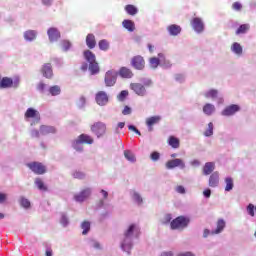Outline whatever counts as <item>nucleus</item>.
Wrapping results in <instances>:
<instances>
[{
	"label": "nucleus",
	"mask_w": 256,
	"mask_h": 256,
	"mask_svg": "<svg viewBox=\"0 0 256 256\" xmlns=\"http://www.w3.org/2000/svg\"><path fill=\"white\" fill-rule=\"evenodd\" d=\"M20 203L25 209H29L31 207V202H29L27 198H21Z\"/></svg>",
	"instance_id": "de8ad7c7"
},
{
	"label": "nucleus",
	"mask_w": 256,
	"mask_h": 256,
	"mask_svg": "<svg viewBox=\"0 0 256 256\" xmlns=\"http://www.w3.org/2000/svg\"><path fill=\"white\" fill-rule=\"evenodd\" d=\"M209 187H219V172H213L209 177Z\"/></svg>",
	"instance_id": "f3484780"
},
{
	"label": "nucleus",
	"mask_w": 256,
	"mask_h": 256,
	"mask_svg": "<svg viewBox=\"0 0 256 256\" xmlns=\"http://www.w3.org/2000/svg\"><path fill=\"white\" fill-rule=\"evenodd\" d=\"M25 119H41V116L39 114V111L33 109V108H28L24 114Z\"/></svg>",
	"instance_id": "dca6fc26"
},
{
	"label": "nucleus",
	"mask_w": 256,
	"mask_h": 256,
	"mask_svg": "<svg viewBox=\"0 0 256 256\" xmlns=\"http://www.w3.org/2000/svg\"><path fill=\"white\" fill-rule=\"evenodd\" d=\"M176 191H177V193L183 194V193H185V187H183V186H177V187H176Z\"/></svg>",
	"instance_id": "e2e57ef3"
},
{
	"label": "nucleus",
	"mask_w": 256,
	"mask_h": 256,
	"mask_svg": "<svg viewBox=\"0 0 256 256\" xmlns=\"http://www.w3.org/2000/svg\"><path fill=\"white\" fill-rule=\"evenodd\" d=\"M7 200V194L0 192V203H5Z\"/></svg>",
	"instance_id": "052dcab7"
},
{
	"label": "nucleus",
	"mask_w": 256,
	"mask_h": 256,
	"mask_svg": "<svg viewBox=\"0 0 256 256\" xmlns=\"http://www.w3.org/2000/svg\"><path fill=\"white\" fill-rule=\"evenodd\" d=\"M84 59H86L88 63H95V61H97L95 55L91 52V50L84 51Z\"/></svg>",
	"instance_id": "7c9ffc66"
},
{
	"label": "nucleus",
	"mask_w": 256,
	"mask_h": 256,
	"mask_svg": "<svg viewBox=\"0 0 256 256\" xmlns=\"http://www.w3.org/2000/svg\"><path fill=\"white\" fill-rule=\"evenodd\" d=\"M153 82L151 80H147L144 85L141 83H131L130 89L139 97H145L147 95V89L145 87H151Z\"/></svg>",
	"instance_id": "f03ea898"
},
{
	"label": "nucleus",
	"mask_w": 256,
	"mask_h": 256,
	"mask_svg": "<svg viewBox=\"0 0 256 256\" xmlns=\"http://www.w3.org/2000/svg\"><path fill=\"white\" fill-rule=\"evenodd\" d=\"M146 126L148 127V131H153V126L158 125V123H161V116L156 115L152 117H148L146 119Z\"/></svg>",
	"instance_id": "ddd939ff"
},
{
	"label": "nucleus",
	"mask_w": 256,
	"mask_h": 256,
	"mask_svg": "<svg viewBox=\"0 0 256 256\" xmlns=\"http://www.w3.org/2000/svg\"><path fill=\"white\" fill-rule=\"evenodd\" d=\"M191 25L196 33H203V29H205V25L203 24V20H201V18H194L191 21Z\"/></svg>",
	"instance_id": "2eb2a0df"
},
{
	"label": "nucleus",
	"mask_w": 256,
	"mask_h": 256,
	"mask_svg": "<svg viewBox=\"0 0 256 256\" xmlns=\"http://www.w3.org/2000/svg\"><path fill=\"white\" fill-rule=\"evenodd\" d=\"M128 129H129V131H133L134 133H136V135L141 136V131H139V129H137V127H135L133 125H129Z\"/></svg>",
	"instance_id": "6e6d98bb"
},
{
	"label": "nucleus",
	"mask_w": 256,
	"mask_h": 256,
	"mask_svg": "<svg viewBox=\"0 0 256 256\" xmlns=\"http://www.w3.org/2000/svg\"><path fill=\"white\" fill-rule=\"evenodd\" d=\"M37 38V32H35L34 30H28L24 33V39H26V41H33Z\"/></svg>",
	"instance_id": "2f4dec72"
},
{
	"label": "nucleus",
	"mask_w": 256,
	"mask_h": 256,
	"mask_svg": "<svg viewBox=\"0 0 256 256\" xmlns=\"http://www.w3.org/2000/svg\"><path fill=\"white\" fill-rule=\"evenodd\" d=\"M175 167H180V169H183L185 167V162L179 158L166 162V169H175Z\"/></svg>",
	"instance_id": "9b49d317"
},
{
	"label": "nucleus",
	"mask_w": 256,
	"mask_h": 256,
	"mask_svg": "<svg viewBox=\"0 0 256 256\" xmlns=\"http://www.w3.org/2000/svg\"><path fill=\"white\" fill-rule=\"evenodd\" d=\"M128 95H129V91H127V90H122V91L120 92V94L118 95L119 101H125V99L127 98Z\"/></svg>",
	"instance_id": "49530a36"
},
{
	"label": "nucleus",
	"mask_w": 256,
	"mask_h": 256,
	"mask_svg": "<svg viewBox=\"0 0 256 256\" xmlns=\"http://www.w3.org/2000/svg\"><path fill=\"white\" fill-rule=\"evenodd\" d=\"M225 229V220L219 219L217 221V228L211 232V235H219Z\"/></svg>",
	"instance_id": "b1692460"
},
{
	"label": "nucleus",
	"mask_w": 256,
	"mask_h": 256,
	"mask_svg": "<svg viewBox=\"0 0 256 256\" xmlns=\"http://www.w3.org/2000/svg\"><path fill=\"white\" fill-rule=\"evenodd\" d=\"M158 59L160 60V63H167V65H169V61H167L166 59H165V54H163V53H159L158 54Z\"/></svg>",
	"instance_id": "5fc2aeb1"
},
{
	"label": "nucleus",
	"mask_w": 256,
	"mask_h": 256,
	"mask_svg": "<svg viewBox=\"0 0 256 256\" xmlns=\"http://www.w3.org/2000/svg\"><path fill=\"white\" fill-rule=\"evenodd\" d=\"M60 223L63 227H67V225H69V220L65 216H62Z\"/></svg>",
	"instance_id": "4d7b16f0"
},
{
	"label": "nucleus",
	"mask_w": 256,
	"mask_h": 256,
	"mask_svg": "<svg viewBox=\"0 0 256 256\" xmlns=\"http://www.w3.org/2000/svg\"><path fill=\"white\" fill-rule=\"evenodd\" d=\"M250 29L251 26L249 24H242L236 30V35H245Z\"/></svg>",
	"instance_id": "cd10ccee"
},
{
	"label": "nucleus",
	"mask_w": 256,
	"mask_h": 256,
	"mask_svg": "<svg viewBox=\"0 0 256 256\" xmlns=\"http://www.w3.org/2000/svg\"><path fill=\"white\" fill-rule=\"evenodd\" d=\"M45 87H46L45 83L40 82L37 86V89L38 91H45Z\"/></svg>",
	"instance_id": "680f3d73"
},
{
	"label": "nucleus",
	"mask_w": 256,
	"mask_h": 256,
	"mask_svg": "<svg viewBox=\"0 0 256 256\" xmlns=\"http://www.w3.org/2000/svg\"><path fill=\"white\" fill-rule=\"evenodd\" d=\"M171 214H167L166 216H165V223H170L171 222Z\"/></svg>",
	"instance_id": "338daca9"
},
{
	"label": "nucleus",
	"mask_w": 256,
	"mask_h": 256,
	"mask_svg": "<svg viewBox=\"0 0 256 256\" xmlns=\"http://www.w3.org/2000/svg\"><path fill=\"white\" fill-rule=\"evenodd\" d=\"M86 45L88 49H95L97 45V40H95V35L93 34H88L86 36Z\"/></svg>",
	"instance_id": "4be33fe9"
},
{
	"label": "nucleus",
	"mask_w": 256,
	"mask_h": 256,
	"mask_svg": "<svg viewBox=\"0 0 256 256\" xmlns=\"http://www.w3.org/2000/svg\"><path fill=\"white\" fill-rule=\"evenodd\" d=\"M149 63H150V67H152V69H157V67H159L160 60L157 57H152V58H150Z\"/></svg>",
	"instance_id": "37998d69"
},
{
	"label": "nucleus",
	"mask_w": 256,
	"mask_h": 256,
	"mask_svg": "<svg viewBox=\"0 0 256 256\" xmlns=\"http://www.w3.org/2000/svg\"><path fill=\"white\" fill-rule=\"evenodd\" d=\"M36 187L39 189V191H47V186L45 185V182L41 178H36L34 181Z\"/></svg>",
	"instance_id": "c9c22d12"
},
{
	"label": "nucleus",
	"mask_w": 256,
	"mask_h": 256,
	"mask_svg": "<svg viewBox=\"0 0 256 256\" xmlns=\"http://www.w3.org/2000/svg\"><path fill=\"white\" fill-rule=\"evenodd\" d=\"M41 73L46 79H53V66L51 63H45L41 68Z\"/></svg>",
	"instance_id": "f8f14e48"
},
{
	"label": "nucleus",
	"mask_w": 256,
	"mask_h": 256,
	"mask_svg": "<svg viewBox=\"0 0 256 256\" xmlns=\"http://www.w3.org/2000/svg\"><path fill=\"white\" fill-rule=\"evenodd\" d=\"M177 256H195L192 252H182L179 253Z\"/></svg>",
	"instance_id": "0e129e2a"
},
{
	"label": "nucleus",
	"mask_w": 256,
	"mask_h": 256,
	"mask_svg": "<svg viewBox=\"0 0 256 256\" xmlns=\"http://www.w3.org/2000/svg\"><path fill=\"white\" fill-rule=\"evenodd\" d=\"M40 133L42 135H49V133H57V129L53 126H45V125H42L40 127Z\"/></svg>",
	"instance_id": "a878e982"
},
{
	"label": "nucleus",
	"mask_w": 256,
	"mask_h": 256,
	"mask_svg": "<svg viewBox=\"0 0 256 256\" xmlns=\"http://www.w3.org/2000/svg\"><path fill=\"white\" fill-rule=\"evenodd\" d=\"M167 31L169 35H171L172 37H177V35L181 33V26L176 24H171L167 27Z\"/></svg>",
	"instance_id": "6ab92c4d"
},
{
	"label": "nucleus",
	"mask_w": 256,
	"mask_h": 256,
	"mask_svg": "<svg viewBox=\"0 0 256 256\" xmlns=\"http://www.w3.org/2000/svg\"><path fill=\"white\" fill-rule=\"evenodd\" d=\"M246 209H247V213H248V215H250V217H255V205L249 204Z\"/></svg>",
	"instance_id": "a18cd8bd"
},
{
	"label": "nucleus",
	"mask_w": 256,
	"mask_h": 256,
	"mask_svg": "<svg viewBox=\"0 0 256 256\" xmlns=\"http://www.w3.org/2000/svg\"><path fill=\"white\" fill-rule=\"evenodd\" d=\"M95 101L97 105L103 107L109 103V95L105 91H98L95 95Z\"/></svg>",
	"instance_id": "6e6552de"
},
{
	"label": "nucleus",
	"mask_w": 256,
	"mask_h": 256,
	"mask_svg": "<svg viewBox=\"0 0 256 256\" xmlns=\"http://www.w3.org/2000/svg\"><path fill=\"white\" fill-rule=\"evenodd\" d=\"M49 93L53 97H55L57 95H60L61 94V87H59L58 85L52 86V87L49 88Z\"/></svg>",
	"instance_id": "58836bf2"
},
{
	"label": "nucleus",
	"mask_w": 256,
	"mask_h": 256,
	"mask_svg": "<svg viewBox=\"0 0 256 256\" xmlns=\"http://www.w3.org/2000/svg\"><path fill=\"white\" fill-rule=\"evenodd\" d=\"M74 179H85V173L76 171L73 173Z\"/></svg>",
	"instance_id": "3c124183"
},
{
	"label": "nucleus",
	"mask_w": 256,
	"mask_h": 256,
	"mask_svg": "<svg viewBox=\"0 0 256 256\" xmlns=\"http://www.w3.org/2000/svg\"><path fill=\"white\" fill-rule=\"evenodd\" d=\"M26 167H28V169L35 175H45V173H47V166L41 162H29L26 164Z\"/></svg>",
	"instance_id": "20e7f679"
},
{
	"label": "nucleus",
	"mask_w": 256,
	"mask_h": 256,
	"mask_svg": "<svg viewBox=\"0 0 256 256\" xmlns=\"http://www.w3.org/2000/svg\"><path fill=\"white\" fill-rule=\"evenodd\" d=\"M203 195L204 197H206L207 199H209V197H211V189H205L203 191Z\"/></svg>",
	"instance_id": "bf43d9fd"
},
{
	"label": "nucleus",
	"mask_w": 256,
	"mask_h": 256,
	"mask_svg": "<svg viewBox=\"0 0 256 256\" xmlns=\"http://www.w3.org/2000/svg\"><path fill=\"white\" fill-rule=\"evenodd\" d=\"M117 75L119 72L115 70H108L104 77V83L106 87H113L117 83Z\"/></svg>",
	"instance_id": "423d86ee"
},
{
	"label": "nucleus",
	"mask_w": 256,
	"mask_h": 256,
	"mask_svg": "<svg viewBox=\"0 0 256 256\" xmlns=\"http://www.w3.org/2000/svg\"><path fill=\"white\" fill-rule=\"evenodd\" d=\"M232 9H234V11H241V9H243V5L239 2H234L232 4Z\"/></svg>",
	"instance_id": "864d4df0"
},
{
	"label": "nucleus",
	"mask_w": 256,
	"mask_h": 256,
	"mask_svg": "<svg viewBox=\"0 0 256 256\" xmlns=\"http://www.w3.org/2000/svg\"><path fill=\"white\" fill-rule=\"evenodd\" d=\"M47 35H48L49 41H51V43L61 39V32H59V30L55 27L49 28L47 31Z\"/></svg>",
	"instance_id": "4468645a"
},
{
	"label": "nucleus",
	"mask_w": 256,
	"mask_h": 256,
	"mask_svg": "<svg viewBox=\"0 0 256 256\" xmlns=\"http://www.w3.org/2000/svg\"><path fill=\"white\" fill-rule=\"evenodd\" d=\"M133 199L134 201H136V203H138V205H141V203H143V198L137 192H134Z\"/></svg>",
	"instance_id": "8fccbe9b"
},
{
	"label": "nucleus",
	"mask_w": 256,
	"mask_h": 256,
	"mask_svg": "<svg viewBox=\"0 0 256 256\" xmlns=\"http://www.w3.org/2000/svg\"><path fill=\"white\" fill-rule=\"evenodd\" d=\"M78 139L81 141L82 145H93L95 140L89 134H80Z\"/></svg>",
	"instance_id": "a211bd4d"
},
{
	"label": "nucleus",
	"mask_w": 256,
	"mask_h": 256,
	"mask_svg": "<svg viewBox=\"0 0 256 256\" xmlns=\"http://www.w3.org/2000/svg\"><path fill=\"white\" fill-rule=\"evenodd\" d=\"M218 91L217 90H215V89H212V90H210V91H208V92H206L205 94H204V96L206 97V99H215V98H217V95H218Z\"/></svg>",
	"instance_id": "79ce46f5"
},
{
	"label": "nucleus",
	"mask_w": 256,
	"mask_h": 256,
	"mask_svg": "<svg viewBox=\"0 0 256 256\" xmlns=\"http://www.w3.org/2000/svg\"><path fill=\"white\" fill-rule=\"evenodd\" d=\"M124 157L131 163H135L136 161L135 154H133V152H131L130 150L124 151Z\"/></svg>",
	"instance_id": "ea45409f"
},
{
	"label": "nucleus",
	"mask_w": 256,
	"mask_h": 256,
	"mask_svg": "<svg viewBox=\"0 0 256 256\" xmlns=\"http://www.w3.org/2000/svg\"><path fill=\"white\" fill-rule=\"evenodd\" d=\"M122 113L124 115H131V108L129 106H125Z\"/></svg>",
	"instance_id": "13d9d810"
},
{
	"label": "nucleus",
	"mask_w": 256,
	"mask_h": 256,
	"mask_svg": "<svg viewBox=\"0 0 256 256\" xmlns=\"http://www.w3.org/2000/svg\"><path fill=\"white\" fill-rule=\"evenodd\" d=\"M140 229L137 224H131L128 229L124 232V240L121 243V249L122 251H126V253H129L131 251V248L133 247V244H131V238L133 235H136V237L139 235Z\"/></svg>",
	"instance_id": "f257e3e1"
},
{
	"label": "nucleus",
	"mask_w": 256,
	"mask_h": 256,
	"mask_svg": "<svg viewBox=\"0 0 256 256\" xmlns=\"http://www.w3.org/2000/svg\"><path fill=\"white\" fill-rule=\"evenodd\" d=\"M190 219L185 216H178L170 223L171 229H185L190 223Z\"/></svg>",
	"instance_id": "39448f33"
},
{
	"label": "nucleus",
	"mask_w": 256,
	"mask_h": 256,
	"mask_svg": "<svg viewBox=\"0 0 256 256\" xmlns=\"http://www.w3.org/2000/svg\"><path fill=\"white\" fill-rule=\"evenodd\" d=\"M161 157V154H159V152H152L150 155V159H152V161H159Z\"/></svg>",
	"instance_id": "603ef678"
},
{
	"label": "nucleus",
	"mask_w": 256,
	"mask_h": 256,
	"mask_svg": "<svg viewBox=\"0 0 256 256\" xmlns=\"http://www.w3.org/2000/svg\"><path fill=\"white\" fill-rule=\"evenodd\" d=\"M72 147L77 151L78 153H83V143L80 141L79 138L75 139L72 142Z\"/></svg>",
	"instance_id": "bb28decb"
},
{
	"label": "nucleus",
	"mask_w": 256,
	"mask_h": 256,
	"mask_svg": "<svg viewBox=\"0 0 256 256\" xmlns=\"http://www.w3.org/2000/svg\"><path fill=\"white\" fill-rule=\"evenodd\" d=\"M131 65L133 69L137 71H143L145 69V58L141 55H136L131 59Z\"/></svg>",
	"instance_id": "0eeeda50"
},
{
	"label": "nucleus",
	"mask_w": 256,
	"mask_h": 256,
	"mask_svg": "<svg viewBox=\"0 0 256 256\" xmlns=\"http://www.w3.org/2000/svg\"><path fill=\"white\" fill-rule=\"evenodd\" d=\"M215 171V163L214 162H207L203 167L204 175H211V173Z\"/></svg>",
	"instance_id": "393cba45"
},
{
	"label": "nucleus",
	"mask_w": 256,
	"mask_h": 256,
	"mask_svg": "<svg viewBox=\"0 0 256 256\" xmlns=\"http://www.w3.org/2000/svg\"><path fill=\"white\" fill-rule=\"evenodd\" d=\"M205 137H211L213 135V122L208 124V128L204 132Z\"/></svg>",
	"instance_id": "c03bdc74"
},
{
	"label": "nucleus",
	"mask_w": 256,
	"mask_h": 256,
	"mask_svg": "<svg viewBox=\"0 0 256 256\" xmlns=\"http://www.w3.org/2000/svg\"><path fill=\"white\" fill-rule=\"evenodd\" d=\"M52 2L53 0H42L43 5H46L47 7H49V5H51Z\"/></svg>",
	"instance_id": "69168bd1"
},
{
	"label": "nucleus",
	"mask_w": 256,
	"mask_h": 256,
	"mask_svg": "<svg viewBox=\"0 0 256 256\" xmlns=\"http://www.w3.org/2000/svg\"><path fill=\"white\" fill-rule=\"evenodd\" d=\"M89 71L91 75H97L99 73V63L97 61L89 63Z\"/></svg>",
	"instance_id": "72a5a7b5"
},
{
	"label": "nucleus",
	"mask_w": 256,
	"mask_h": 256,
	"mask_svg": "<svg viewBox=\"0 0 256 256\" xmlns=\"http://www.w3.org/2000/svg\"><path fill=\"white\" fill-rule=\"evenodd\" d=\"M231 49L236 55H243V47H241V44L234 42Z\"/></svg>",
	"instance_id": "f704fd0d"
},
{
	"label": "nucleus",
	"mask_w": 256,
	"mask_h": 256,
	"mask_svg": "<svg viewBox=\"0 0 256 256\" xmlns=\"http://www.w3.org/2000/svg\"><path fill=\"white\" fill-rule=\"evenodd\" d=\"M122 27H124V29H127V31H129L130 33H133V31H135V22H133V20H123L122 22Z\"/></svg>",
	"instance_id": "5701e85b"
},
{
	"label": "nucleus",
	"mask_w": 256,
	"mask_h": 256,
	"mask_svg": "<svg viewBox=\"0 0 256 256\" xmlns=\"http://www.w3.org/2000/svg\"><path fill=\"white\" fill-rule=\"evenodd\" d=\"M168 144L173 149H179L180 142L178 138H175V136H170L168 139Z\"/></svg>",
	"instance_id": "473e14b6"
},
{
	"label": "nucleus",
	"mask_w": 256,
	"mask_h": 256,
	"mask_svg": "<svg viewBox=\"0 0 256 256\" xmlns=\"http://www.w3.org/2000/svg\"><path fill=\"white\" fill-rule=\"evenodd\" d=\"M98 47L101 51H109V41L103 39L98 43Z\"/></svg>",
	"instance_id": "4c0bfd02"
},
{
	"label": "nucleus",
	"mask_w": 256,
	"mask_h": 256,
	"mask_svg": "<svg viewBox=\"0 0 256 256\" xmlns=\"http://www.w3.org/2000/svg\"><path fill=\"white\" fill-rule=\"evenodd\" d=\"M90 195H91V188H85L79 194H76L74 196V199L78 203H83V201H85L86 199H89Z\"/></svg>",
	"instance_id": "9d476101"
},
{
	"label": "nucleus",
	"mask_w": 256,
	"mask_h": 256,
	"mask_svg": "<svg viewBox=\"0 0 256 256\" xmlns=\"http://www.w3.org/2000/svg\"><path fill=\"white\" fill-rule=\"evenodd\" d=\"M62 49L63 51H69V49H71V42H69L68 40H63Z\"/></svg>",
	"instance_id": "09e8293b"
},
{
	"label": "nucleus",
	"mask_w": 256,
	"mask_h": 256,
	"mask_svg": "<svg viewBox=\"0 0 256 256\" xmlns=\"http://www.w3.org/2000/svg\"><path fill=\"white\" fill-rule=\"evenodd\" d=\"M13 87V79L9 77H4L0 81V89H10Z\"/></svg>",
	"instance_id": "412c9836"
},
{
	"label": "nucleus",
	"mask_w": 256,
	"mask_h": 256,
	"mask_svg": "<svg viewBox=\"0 0 256 256\" xmlns=\"http://www.w3.org/2000/svg\"><path fill=\"white\" fill-rule=\"evenodd\" d=\"M90 131L94 135H96V137L98 139H100V137H103L105 135V133H107V124H105L104 122H101V121L94 122L90 126Z\"/></svg>",
	"instance_id": "7ed1b4c3"
},
{
	"label": "nucleus",
	"mask_w": 256,
	"mask_h": 256,
	"mask_svg": "<svg viewBox=\"0 0 256 256\" xmlns=\"http://www.w3.org/2000/svg\"><path fill=\"white\" fill-rule=\"evenodd\" d=\"M225 183H226L225 191H232L234 187L233 178L231 177L225 178Z\"/></svg>",
	"instance_id": "a19ab883"
},
{
	"label": "nucleus",
	"mask_w": 256,
	"mask_h": 256,
	"mask_svg": "<svg viewBox=\"0 0 256 256\" xmlns=\"http://www.w3.org/2000/svg\"><path fill=\"white\" fill-rule=\"evenodd\" d=\"M119 75L123 79H131V77H133V71L127 67H121L119 70Z\"/></svg>",
	"instance_id": "aec40b11"
},
{
	"label": "nucleus",
	"mask_w": 256,
	"mask_h": 256,
	"mask_svg": "<svg viewBox=\"0 0 256 256\" xmlns=\"http://www.w3.org/2000/svg\"><path fill=\"white\" fill-rule=\"evenodd\" d=\"M160 256H173V252H163Z\"/></svg>",
	"instance_id": "774afa93"
},
{
	"label": "nucleus",
	"mask_w": 256,
	"mask_h": 256,
	"mask_svg": "<svg viewBox=\"0 0 256 256\" xmlns=\"http://www.w3.org/2000/svg\"><path fill=\"white\" fill-rule=\"evenodd\" d=\"M81 229H83L82 235H87L91 230V223L89 221L82 222Z\"/></svg>",
	"instance_id": "e433bc0d"
},
{
	"label": "nucleus",
	"mask_w": 256,
	"mask_h": 256,
	"mask_svg": "<svg viewBox=\"0 0 256 256\" xmlns=\"http://www.w3.org/2000/svg\"><path fill=\"white\" fill-rule=\"evenodd\" d=\"M125 11L126 13H128V15H132V16H135L137 15V13H139V10L137 9V7H135V5H132V4L126 5Z\"/></svg>",
	"instance_id": "c756f323"
},
{
	"label": "nucleus",
	"mask_w": 256,
	"mask_h": 256,
	"mask_svg": "<svg viewBox=\"0 0 256 256\" xmlns=\"http://www.w3.org/2000/svg\"><path fill=\"white\" fill-rule=\"evenodd\" d=\"M203 113L211 116L212 113H215V105L209 103L205 104L203 107Z\"/></svg>",
	"instance_id": "c85d7f7f"
},
{
	"label": "nucleus",
	"mask_w": 256,
	"mask_h": 256,
	"mask_svg": "<svg viewBox=\"0 0 256 256\" xmlns=\"http://www.w3.org/2000/svg\"><path fill=\"white\" fill-rule=\"evenodd\" d=\"M241 111V107L237 104H232L227 106L221 113L224 117H231V115H235V113Z\"/></svg>",
	"instance_id": "1a4fd4ad"
}]
</instances>
